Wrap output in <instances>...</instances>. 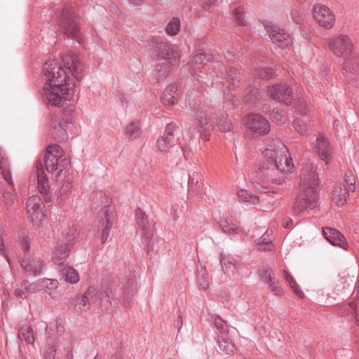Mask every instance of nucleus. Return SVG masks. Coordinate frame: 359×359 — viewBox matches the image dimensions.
I'll list each match as a JSON object with an SVG mask.
<instances>
[{
  "mask_svg": "<svg viewBox=\"0 0 359 359\" xmlns=\"http://www.w3.org/2000/svg\"><path fill=\"white\" fill-rule=\"evenodd\" d=\"M175 126L173 123H168L166 126L165 134L160 137L157 141V147L161 152L172 153L175 151L176 155L173 157L180 156L182 154L185 156L182 147H176L177 140L175 139L173 132Z\"/></svg>",
  "mask_w": 359,
  "mask_h": 359,
  "instance_id": "6e6552de",
  "label": "nucleus"
},
{
  "mask_svg": "<svg viewBox=\"0 0 359 359\" xmlns=\"http://www.w3.org/2000/svg\"><path fill=\"white\" fill-rule=\"evenodd\" d=\"M345 180L346 182L349 184L350 187L349 189L351 191H354L355 189V177L353 176L351 171H347L345 173Z\"/></svg>",
  "mask_w": 359,
  "mask_h": 359,
  "instance_id": "603ef678",
  "label": "nucleus"
},
{
  "mask_svg": "<svg viewBox=\"0 0 359 359\" xmlns=\"http://www.w3.org/2000/svg\"><path fill=\"white\" fill-rule=\"evenodd\" d=\"M62 60L65 67L72 73L76 80H81L83 78L84 65L77 53L67 51L62 54Z\"/></svg>",
  "mask_w": 359,
  "mask_h": 359,
  "instance_id": "ddd939ff",
  "label": "nucleus"
},
{
  "mask_svg": "<svg viewBox=\"0 0 359 359\" xmlns=\"http://www.w3.org/2000/svg\"><path fill=\"white\" fill-rule=\"evenodd\" d=\"M218 344L221 351L227 354L233 353L236 351V346L230 340L224 332H221L218 337Z\"/></svg>",
  "mask_w": 359,
  "mask_h": 359,
  "instance_id": "cd10ccee",
  "label": "nucleus"
},
{
  "mask_svg": "<svg viewBox=\"0 0 359 359\" xmlns=\"http://www.w3.org/2000/svg\"><path fill=\"white\" fill-rule=\"evenodd\" d=\"M22 246H23V249L25 250V251H26V252L29 251V250H30V245H29V242L27 241L24 240Z\"/></svg>",
  "mask_w": 359,
  "mask_h": 359,
  "instance_id": "0e129e2a",
  "label": "nucleus"
},
{
  "mask_svg": "<svg viewBox=\"0 0 359 359\" xmlns=\"http://www.w3.org/2000/svg\"><path fill=\"white\" fill-rule=\"evenodd\" d=\"M233 95H226V100L229 102V103H230L232 105H234V102H233Z\"/></svg>",
  "mask_w": 359,
  "mask_h": 359,
  "instance_id": "338daca9",
  "label": "nucleus"
},
{
  "mask_svg": "<svg viewBox=\"0 0 359 359\" xmlns=\"http://www.w3.org/2000/svg\"><path fill=\"white\" fill-rule=\"evenodd\" d=\"M128 1L133 5L140 6L144 2V0H128Z\"/></svg>",
  "mask_w": 359,
  "mask_h": 359,
  "instance_id": "69168bd1",
  "label": "nucleus"
},
{
  "mask_svg": "<svg viewBox=\"0 0 359 359\" xmlns=\"http://www.w3.org/2000/svg\"><path fill=\"white\" fill-rule=\"evenodd\" d=\"M266 148L262 151L263 157L267 163L266 168L263 165L261 172L267 178L276 184L284 182L283 174L278 178L274 177L276 173L287 172L292 170L294 165L290 156L289 150L279 140H268L266 142Z\"/></svg>",
  "mask_w": 359,
  "mask_h": 359,
  "instance_id": "7ed1b4c3",
  "label": "nucleus"
},
{
  "mask_svg": "<svg viewBox=\"0 0 359 359\" xmlns=\"http://www.w3.org/2000/svg\"><path fill=\"white\" fill-rule=\"evenodd\" d=\"M283 273L286 280L289 283L291 288L294 290L295 294L299 297H302L303 292L299 289L296 281L294 280L292 276L285 270L283 271Z\"/></svg>",
  "mask_w": 359,
  "mask_h": 359,
  "instance_id": "a19ab883",
  "label": "nucleus"
},
{
  "mask_svg": "<svg viewBox=\"0 0 359 359\" xmlns=\"http://www.w3.org/2000/svg\"><path fill=\"white\" fill-rule=\"evenodd\" d=\"M348 192L342 183H337L333 189L332 201L337 206H342L346 202Z\"/></svg>",
  "mask_w": 359,
  "mask_h": 359,
  "instance_id": "bb28decb",
  "label": "nucleus"
},
{
  "mask_svg": "<svg viewBox=\"0 0 359 359\" xmlns=\"http://www.w3.org/2000/svg\"><path fill=\"white\" fill-rule=\"evenodd\" d=\"M245 126L254 135H263L270 130V124L262 115L257 114H249L245 117Z\"/></svg>",
  "mask_w": 359,
  "mask_h": 359,
  "instance_id": "f8f14e48",
  "label": "nucleus"
},
{
  "mask_svg": "<svg viewBox=\"0 0 359 359\" xmlns=\"http://www.w3.org/2000/svg\"><path fill=\"white\" fill-rule=\"evenodd\" d=\"M329 48L337 57L344 58V62L353 57H347L353 50V43L347 34H339L331 39L329 42Z\"/></svg>",
  "mask_w": 359,
  "mask_h": 359,
  "instance_id": "0eeeda50",
  "label": "nucleus"
},
{
  "mask_svg": "<svg viewBox=\"0 0 359 359\" xmlns=\"http://www.w3.org/2000/svg\"><path fill=\"white\" fill-rule=\"evenodd\" d=\"M60 29L69 38L74 39L79 41L80 28L76 21V14L71 6H62L57 15Z\"/></svg>",
  "mask_w": 359,
  "mask_h": 359,
  "instance_id": "39448f33",
  "label": "nucleus"
},
{
  "mask_svg": "<svg viewBox=\"0 0 359 359\" xmlns=\"http://www.w3.org/2000/svg\"><path fill=\"white\" fill-rule=\"evenodd\" d=\"M233 14L236 18V22L243 26H245L246 25L244 15H243V11L242 8H236L233 11Z\"/></svg>",
  "mask_w": 359,
  "mask_h": 359,
  "instance_id": "8fccbe9b",
  "label": "nucleus"
},
{
  "mask_svg": "<svg viewBox=\"0 0 359 359\" xmlns=\"http://www.w3.org/2000/svg\"><path fill=\"white\" fill-rule=\"evenodd\" d=\"M74 236L73 233L67 237V241L65 243H60L53 250L51 260L57 265L64 264L69 255V251L73 245Z\"/></svg>",
  "mask_w": 359,
  "mask_h": 359,
  "instance_id": "a211bd4d",
  "label": "nucleus"
},
{
  "mask_svg": "<svg viewBox=\"0 0 359 359\" xmlns=\"http://www.w3.org/2000/svg\"><path fill=\"white\" fill-rule=\"evenodd\" d=\"M267 93L272 99L283 102L286 105L292 103V89L287 85L276 84L269 86Z\"/></svg>",
  "mask_w": 359,
  "mask_h": 359,
  "instance_id": "f3484780",
  "label": "nucleus"
},
{
  "mask_svg": "<svg viewBox=\"0 0 359 359\" xmlns=\"http://www.w3.org/2000/svg\"><path fill=\"white\" fill-rule=\"evenodd\" d=\"M73 127L72 118L65 117H55L50 125L53 134L61 140L69 137V134H72Z\"/></svg>",
  "mask_w": 359,
  "mask_h": 359,
  "instance_id": "2eb2a0df",
  "label": "nucleus"
},
{
  "mask_svg": "<svg viewBox=\"0 0 359 359\" xmlns=\"http://www.w3.org/2000/svg\"><path fill=\"white\" fill-rule=\"evenodd\" d=\"M313 144L315 151L318 154L322 161L328 164L332 159V151L325 135L319 133Z\"/></svg>",
  "mask_w": 359,
  "mask_h": 359,
  "instance_id": "aec40b11",
  "label": "nucleus"
},
{
  "mask_svg": "<svg viewBox=\"0 0 359 359\" xmlns=\"http://www.w3.org/2000/svg\"><path fill=\"white\" fill-rule=\"evenodd\" d=\"M264 27L272 42L278 47L284 48L291 44L292 39L285 30L271 22H266Z\"/></svg>",
  "mask_w": 359,
  "mask_h": 359,
  "instance_id": "9b49d317",
  "label": "nucleus"
},
{
  "mask_svg": "<svg viewBox=\"0 0 359 359\" xmlns=\"http://www.w3.org/2000/svg\"><path fill=\"white\" fill-rule=\"evenodd\" d=\"M194 177H195V173H193L192 175H189V180H188V188H189V189H191L193 187V186L194 185V184H195Z\"/></svg>",
  "mask_w": 359,
  "mask_h": 359,
  "instance_id": "052dcab7",
  "label": "nucleus"
},
{
  "mask_svg": "<svg viewBox=\"0 0 359 359\" xmlns=\"http://www.w3.org/2000/svg\"><path fill=\"white\" fill-rule=\"evenodd\" d=\"M323 235L332 245L346 249L347 243L345 237L338 230L330 227H325L323 229Z\"/></svg>",
  "mask_w": 359,
  "mask_h": 359,
  "instance_id": "5701e85b",
  "label": "nucleus"
},
{
  "mask_svg": "<svg viewBox=\"0 0 359 359\" xmlns=\"http://www.w3.org/2000/svg\"><path fill=\"white\" fill-rule=\"evenodd\" d=\"M283 273L286 280L289 283L291 288L294 290L295 294L299 297H302L303 292L299 289L296 281L294 280L292 276L285 270L283 271Z\"/></svg>",
  "mask_w": 359,
  "mask_h": 359,
  "instance_id": "79ce46f5",
  "label": "nucleus"
},
{
  "mask_svg": "<svg viewBox=\"0 0 359 359\" xmlns=\"http://www.w3.org/2000/svg\"><path fill=\"white\" fill-rule=\"evenodd\" d=\"M27 218L34 226H39L46 219L44 205L39 196H30L26 203Z\"/></svg>",
  "mask_w": 359,
  "mask_h": 359,
  "instance_id": "1a4fd4ad",
  "label": "nucleus"
},
{
  "mask_svg": "<svg viewBox=\"0 0 359 359\" xmlns=\"http://www.w3.org/2000/svg\"><path fill=\"white\" fill-rule=\"evenodd\" d=\"M226 79L230 85L235 86L238 81L237 71L235 69L229 68L226 72Z\"/></svg>",
  "mask_w": 359,
  "mask_h": 359,
  "instance_id": "49530a36",
  "label": "nucleus"
},
{
  "mask_svg": "<svg viewBox=\"0 0 359 359\" xmlns=\"http://www.w3.org/2000/svg\"><path fill=\"white\" fill-rule=\"evenodd\" d=\"M195 119L198 121V126L203 129L201 136L205 140H208V131L212 127V121L210 118H208L206 112L198 110L194 116Z\"/></svg>",
  "mask_w": 359,
  "mask_h": 359,
  "instance_id": "a878e982",
  "label": "nucleus"
},
{
  "mask_svg": "<svg viewBox=\"0 0 359 359\" xmlns=\"http://www.w3.org/2000/svg\"><path fill=\"white\" fill-rule=\"evenodd\" d=\"M198 281L201 287L205 290L209 286V278L202 269L198 272Z\"/></svg>",
  "mask_w": 359,
  "mask_h": 359,
  "instance_id": "a18cd8bd",
  "label": "nucleus"
},
{
  "mask_svg": "<svg viewBox=\"0 0 359 359\" xmlns=\"http://www.w3.org/2000/svg\"><path fill=\"white\" fill-rule=\"evenodd\" d=\"M237 195L238 197L243 201L250 202L253 204L257 203L259 201L257 196L251 194L248 191L244 189L239 190Z\"/></svg>",
  "mask_w": 359,
  "mask_h": 359,
  "instance_id": "4c0bfd02",
  "label": "nucleus"
},
{
  "mask_svg": "<svg viewBox=\"0 0 359 359\" xmlns=\"http://www.w3.org/2000/svg\"><path fill=\"white\" fill-rule=\"evenodd\" d=\"M61 274L65 282L74 284L79 280V273L72 266H65L61 271Z\"/></svg>",
  "mask_w": 359,
  "mask_h": 359,
  "instance_id": "2f4dec72",
  "label": "nucleus"
},
{
  "mask_svg": "<svg viewBox=\"0 0 359 359\" xmlns=\"http://www.w3.org/2000/svg\"><path fill=\"white\" fill-rule=\"evenodd\" d=\"M343 69L346 72L359 74V54L344 62Z\"/></svg>",
  "mask_w": 359,
  "mask_h": 359,
  "instance_id": "f704fd0d",
  "label": "nucleus"
},
{
  "mask_svg": "<svg viewBox=\"0 0 359 359\" xmlns=\"http://www.w3.org/2000/svg\"><path fill=\"white\" fill-rule=\"evenodd\" d=\"M154 56L157 60H168L171 65L174 66L179 64L182 55L177 46L159 42L155 45Z\"/></svg>",
  "mask_w": 359,
  "mask_h": 359,
  "instance_id": "9d476101",
  "label": "nucleus"
},
{
  "mask_svg": "<svg viewBox=\"0 0 359 359\" xmlns=\"http://www.w3.org/2000/svg\"><path fill=\"white\" fill-rule=\"evenodd\" d=\"M293 126L294 129L300 134H304L307 130L306 126L302 123V121H300L299 120H296L294 123Z\"/></svg>",
  "mask_w": 359,
  "mask_h": 359,
  "instance_id": "864d4df0",
  "label": "nucleus"
},
{
  "mask_svg": "<svg viewBox=\"0 0 359 359\" xmlns=\"http://www.w3.org/2000/svg\"><path fill=\"white\" fill-rule=\"evenodd\" d=\"M177 91V86L176 84L169 85L165 90L163 95L161 97V102L164 105L173 106L176 102L175 94Z\"/></svg>",
  "mask_w": 359,
  "mask_h": 359,
  "instance_id": "c85d7f7f",
  "label": "nucleus"
},
{
  "mask_svg": "<svg viewBox=\"0 0 359 359\" xmlns=\"http://www.w3.org/2000/svg\"><path fill=\"white\" fill-rule=\"evenodd\" d=\"M272 121L277 125H283L287 121V116L283 110H274L271 114Z\"/></svg>",
  "mask_w": 359,
  "mask_h": 359,
  "instance_id": "58836bf2",
  "label": "nucleus"
},
{
  "mask_svg": "<svg viewBox=\"0 0 359 359\" xmlns=\"http://www.w3.org/2000/svg\"><path fill=\"white\" fill-rule=\"evenodd\" d=\"M273 74V69L271 68H264L262 69H260L258 72L257 75L259 77L264 78V79H269Z\"/></svg>",
  "mask_w": 359,
  "mask_h": 359,
  "instance_id": "5fc2aeb1",
  "label": "nucleus"
},
{
  "mask_svg": "<svg viewBox=\"0 0 359 359\" xmlns=\"http://www.w3.org/2000/svg\"><path fill=\"white\" fill-rule=\"evenodd\" d=\"M297 109L302 114H304V111L306 110V104H301L299 105L296 106Z\"/></svg>",
  "mask_w": 359,
  "mask_h": 359,
  "instance_id": "e2e57ef3",
  "label": "nucleus"
},
{
  "mask_svg": "<svg viewBox=\"0 0 359 359\" xmlns=\"http://www.w3.org/2000/svg\"><path fill=\"white\" fill-rule=\"evenodd\" d=\"M313 16L320 25L330 29L335 22V15L329 8L317 4L313 7Z\"/></svg>",
  "mask_w": 359,
  "mask_h": 359,
  "instance_id": "6ab92c4d",
  "label": "nucleus"
},
{
  "mask_svg": "<svg viewBox=\"0 0 359 359\" xmlns=\"http://www.w3.org/2000/svg\"><path fill=\"white\" fill-rule=\"evenodd\" d=\"M100 224L99 227L102 228L101 240L104 243L109 236L114 223L115 214L114 209L111 207H105L99 213Z\"/></svg>",
  "mask_w": 359,
  "mask_h": 359,
  "instance_id": "dca6fc26",
  "label": "nucleus"
},
{
  "mask_svg": "<svg viewBox=\"0 0 359 359\" xmlns=\"http://www.w3.org/2000/svg\"><path fill=\"white\" fill-rule=\"evenodd\" d=\"M14 294L17 297L21 299L27 298V293L24 292L22 289H15Z\"/></svg>",
  "mask_w": 359,
  "mask_h": 359,
  "instance_id": "bf43d9fd",
  "label": "nucleus"
},
{
  "mask_svg": "<svg viewBox=\"0 0 359 359\" xmlns=\"http://www.w3.org/2000/svg\"><path fill=\"white\" fill-rule=\"evenodd\" d=\"M36 170L39 191L43 195L44 200L46 202H50L51 201V196L48 191L49 184L41 161L36 163Z\"/></svg>",
  "mask_w": 359,
  "mask_h": 359,
  "instance_id": "412c9836",
  "label": "nucleus"
},
{
  "mask_svg": "<svg viewBox=\"0 0 359 359\" xmlns=\"http://www.w3.org/2000/svg\"><path fill=\"white\" fill-rule=\"evenodd\" d=\"M259 278L266 284L268 289L275 295L281 296L284 290L280 285V282L275 279L274 271L267 265L263 266L259 271Z\"/></svg>",
  "mask_w": 359,
  "mask_h": 359,
  "instance_id": "4468645a",
  "label": "nucleus"
},
{
  "mask_svg": "<svg viewBox=\"0 0 359 359\" xmlns=\"http://www.w3.org/2000/svg\"><path fill=\"white\" fill-rule=\"evenodd\" d=\"M3 198L5 206L8 209L14 203V197L12 193L8 191H4L3 193Z\"/></svg>",
  "mask_w": 359,
  "mask_h": 359,
  "instance_id": "de8ad7c7",
  "label": "nucleus"
},
{
  "mask_svg": "<svg viewBox=\"0 0 359 359\" xmlns=\"http://www.w3.org/2000/svg\"><path fill=\"white\" fill-rule=\"evenodd\" d=\"M135 218L137 226L145 239L150 240L154 235V229L150 224L147 215L142 209L137 208L135 211Z\"/></svg>",
  "mask_w": 359,
  "mask_h": 359,
  "instance_id": "4be33fe9",
  "label": "nucleus"
},
{
  "mask_svg": "<svg viewBox=\"0 0 359 359\" xmlns=\"http://www.w3.org/2000/svg\"><path fill=\"white\" fill-rule=\"evenodd\" d=\"M220 227L224 233H238V229L237 226L232 223L228 222L227 221H221L220 222Z\"/></svg>",
  "mask_w": 359,
  "mask_h": 359,
  "instance_id": "ea45409f",
  "label": "nucleus"
},
{
  "mask_svg": "<svg viewBox=\"0 0 359 359\" xmlns=\"http://www.w3.org/2000/svg\"><path fill=\"white\" fill-rule=\"evenodd\" d=\"M224 321L220 318H216L215 320V325L218 330H224Z\"/></svg>",
  "mask_w": 359,
  "mask_h": 359,
  "instance_id": "13d9d810",
  "label": "nucleus"
},
{
  "mask_svg": "<svg viewBox=\"0 0 359 359\" xmlns=\"http://www.w3.org/2000/svg\"><path fill=\"white\" fill-rule=\"evenodd\" d=\"M260 239H261V243H258L259 249H263L265 250H271L273 245L270 241H267V239L266 238V233L264 234Z\"/></svg>",
  "mask_w": 359,
  "mask_h": 359,
  "instance_id": "3c124183",
  "label": "nucleus"
},
{
  "mask_svg": "<svg viewBox=\"0 0 359 359\" xmlns=\"http://www.w3.org/2000/svg\"><path fill=\"white\" fill-rule=\"evenodd\" d=\"M212 59V56L211 55L203 53H197L191 59V67L196 72L198 69H200L201 65L210 62Z\"/></svg>",
  "mask_w": 359,
  "mask_h": 359,
  "instance_id": "7c9ffc66",
  "label": "nucleus"
},
{
  "mask_svg": "<svg viewBox=\"0 0 359 359\" xmlns=\"http://www.w3.org/2000/svg\"><path fill=\"white\" fill-rule=\"evenodd\" d=\"M100 301V305L103 309H108L109 305L111 304L109 301V289L103 291H97L94 287H89L87 291L81 296L76 298L74 311L76 313H82L88 311L92 304Z\"/></svg>",
  "mask_w": 359,
  "mask_h": 359,
  "instance_id": "20e7f679",
  "label": "nucleus"
},
{
  "mask_svg": "<svg viewBox=\"0 0 359 359\" xmlns=\"http://www.w3.org/2000/svg\"><path fill=\"white\" fill-rule=\"evenodd\" d=\"M111 359H123V356L121 355V354L118 353V354L112 355Z\"/></svg>",
  "mask_w": 359,
  "mask_h": 359,
  "instance_id": "774afa93",
  "label": "nucleus"
},
{
  "mask_svg": "<svg viewBox=\"0 0 359 359\" xmlns=\"http://www.w3.org/2000/svg\"><path fill=\"white\" fill-rule=\"evenodd\" d=\"M18 337L21 342L28 344H33L35 340L33 329L28 324L25 325L20 328Z\"/></svg>",
  "mask_w": 359,
  "mask_h": 359,
  "instance_id": "c756f323",
  "label": "nucleus"
},
{
  "mask_svg": "<svg viewBox=\"0 0 359 359\" xmlns=\"http://www.w3.org/2000/svg\"><path fill=\"white\" fill-rule=\"evenodd\" d=\"M72 187V182L70 181H67L66 182H65L62 187H60V200L61 201H64L65 197V196L71 190Z\"/></svg>",
  "mask_w": 359,
  "mask_h": 359,
  "instance_id": "09e8293b",
  "label": "nucleus"
},
{
  "mask_svg": "<svg viewBox=\"0 0 359 359\" xmlns=\"http://www.w3.org/2000/svg\"><path fill=\"white\" fill-rule=\"evenodd\" d=\"M43 72L46 82L43 90L48 103L54 107L63 106L74 95V90L69 86L67 82L69 76L54 60L44 64Z\"/></svg>",
  "mask_w": 359,
  "mask_h": 359,
  "instance_id": "f257e3e1",
  "label": "nucleus"
},
{
  "mask_svg": "<svg viewBox=\"0 0 359 359\" xmlns=\"http://www.w3.org/2000/svg\"><path fill=\"white\" fill-rule=\"evenodd\" d=\"M283 273L286 280L289 283L291 288L294 290L295 294L299 297H302L303 292L299 289L296 281L294 280L292 276L285 270L283 271Z\"/></svg>",
  "mask_w": 359,
  "mask_h": 359,
  "instance_id": "37998d69",
  "label": "nucleus"
},
{
  "mask_svg": "<svg viewBox=\"0 0 359 359\" xmlns=\"http://www.w3.org/2000/svg\"><path fill=\"white\" fill-rule=\"evenodd\" d=\"M290 17L292 19L294 22H295L297 24H300L302 21V16L300 15V13L297 9H292L290 12Z\"/></svg>",
  "mask_w": 359,
  "mask_h": 359,
  "instance_id": "6e6d98bb",
  "label": "nucleus"
},
{
  "mask_svg": "<svg viewBox=\"0 0 359 359\" xmlns=\"http://www.w3.org/2000/svg\"><path fill=\"white\" fill-rule=\"evenodd\" d=\"M125 134L130 138H137L141 134V130L138 122L132 121L125 128Z\"/></svg>",
  "mask_w": 359,
  "mask_h": 359,
  "instance_id": "c9c22d12",
  "label": "nucleus"
},
{
  "mask_svg": "<svg viewBox=\"0 0 359 359\" xmlns=\"http://www.w3.org/2000/svg\"><path fill=\"white\" fill-rule=\"evenodd\" d=\"M136 287L135 277L130 278L127 285L123 289V295L120 299L121 305L123 307H129L133 303V297Z\"/></svg>",
  "mask_w": 359,
  "mask_h": 359,
  "instance_id": "393cba45",
  "label": "nucleus"
},
{
  "mask_svg": "<svg viewBox=\"0 0 359 359\" xmlns=\"http://www.w3.org/2000/svg\"><path fill=\"white\" fill-rule=\"evenodd\" d=\"M21 266L27 276H36L41 274L43 267V262L39 259H23Z\"/></svg>",
  "mask_w": 359,
  "mask_h": 359,
  "instance_id": "b1692460",
  "label": "nucleus"
},
{
  "mask_svg": "<svg viewBox=\"0 0 359 359\" xmlns=\"http://www.w3.org/2000/svg\"><path fill=\"white\" fill-rule=\"evenodd\" d=\"M55 349L52 348H50L48 350H47L44 354V359H55Z\"/></svg>",
  "mask_w": 359,
  "mask_h": 359,
  "instance_id": "4d7b16f0",
  "label": "nucleus"
},
{
  "mask_svg": "<svg viewBox=\"0 0 359 359\" xmlns=\"http://www.w3.org/2000/svg\"><path fill=\"white\" fill-rule=\"evenodd\" d=\"M180 28V20L177 18H173L167 25L165 32L170 36L176 35Z\"/></svg>",
  "mask_w": 359,
  "mask_h": 359,
  "instance_id": "e433bc0d",
  "label": "nucleus"
},
{
  "mask_svg": "<svg viewBox=\"0 0 359 359\" xmlns=\"http://www.w3.org/2000/svg\"><path fill=\"white\" fill-rule=\"evenodd\" d=\"M58 285V282L54 279H42L38 280L36 283H32L30 285V287L33 288V290H41L44 287L49 289H55L57 288Z\"/></svg>",
  "mask_w": 359,
  "mask_h": 359,
  "instance_id": "72a5a7b5",
  "label": "nucleus"
},
{
  "mask_svg": "<svg viewBox=\"0 0 359 359\" xmlns=\"http://www.w3.org/2000/svg\"><path fill=\"white\" fill-rule=\"evenodd\" d=\"M217 2V0H205V9H208V8L214 6Z\"/></svg>",
  "mask_w": 359,
  "mask_h": 359,
  "instance_id": "680f3d73",
  "label": "nucleus"
},
{
  "mask_svg": "<svg viewBox=\"0 0 359 359\" xmlns=\"http://www.w3.org/2000/svg\"><path fill=\"white\" fill-rule=\"evenodd\" d=\"M318 184L316 167L313 163L307 161L304 163L300 175L296 199L292 208L293 214L301 215L318 206L319 199Z\"/></svg>",
  "mask_w": 359,
  "mask_h": 359,
  "instance_id": "f03ea898",
  "label": "nucleus"
},
{
  "mask_svg": "<svg viewBox=\"0 0 359 359\" xmlns=\"http://www.w3.org/2000/svg\"><path fill=\"white\" fill-rule=\"evenodd\" d=\"M44 163L48 172L59 170L57 174V179L63 169H65L69 165L70 161L69 158L63 155L62 148L59 145L55 144L47 147Z\"/></svg>",
  "mask_w": 359,
  "mask_h": 359,
  "instance_id": "423d86ee",
  "label": "nucleus"
},
{
  "mask_svg": "<svg viewBox=\"0 0 359 359\" xmlns=\"http://www.w3.org/2000/svg\"><path fill=\"white\" fill-rule=\"evenodd\" d=\"M0 170L4 179L8 182L10 184H13L11 175L9 170V165L8 159L4 156L2 152L0 151Z\"/></svg>",
  "mask_w": 359,
  "mask_h": 359,
  "instance_id": "473e14b6",
  "label": "nucleus"
},
{
  "mask_svg": "<svg viewBox=\"0 0 359 359\" xmlns=\"http://www.w3.org/2000/svg\"><path fill=\"white\" fill-rule=\"evenodd\" d=\"M217 126L219 130L224 133L230 131L232 128L231 122L226 117L221 118L218 121Z\"/></svg>",
  "mask_w": 359,
  "mask_h": 359,
  "instance_id": "c03bdc74",
  "label": "nucleus"
}]
</instances>
